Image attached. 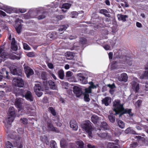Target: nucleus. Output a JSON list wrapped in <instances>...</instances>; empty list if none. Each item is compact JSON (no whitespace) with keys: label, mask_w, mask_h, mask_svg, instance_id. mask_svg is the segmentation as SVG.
<instances>
[{"label":"nucleus","mask_w":148,"mask_h":148,"mask_svg":"<svg viewBox=\"0 0 148 148\" xmlns=\"http://www.w3.org/2000/svg\"><path fill=\"white\" fill-rule=\"evenodd\" d=\"M23 66H24L25 72L26 74L27 77H29L30 76L34 74V71L30 68L25 65H24Z\"/></svg>","instance_id":"obj_8"},{"label":"nucleus","mask_w":148,"mask_h":148,"mask_svg":"<svg viewBox=\"0 0 148 148\" xmlns=\"http://www.w3.org/2000/svg\"><path fill=\"white\" fill-rule=\"evenodd\" d=\"M10 54L4 51L2 48H0V57L3 59L9 58Z\"/></svg>","instance_id":"obj_11"},{"label":"nucleus","mask_w":148,"mask_h":148,"mask_svg":"<svg viewBox=\"0 0 148 148\" xmlns=\"http://www.w3.org/2000/svg\"><path fill=\"white\" fill-rule=\"evenodd\" d=\"M31 18H34L36 15L37 14L35 12L32 11V10H30L29 11Z\"/></svg>","instance_id":"obj_42"},{"label":"nucleus","mask_w":148,"mask_h":148,"mask_svg":"<svg viewBox=\"0 0 148 148\" xmlns=\"http://www.w3.org/2000/svg\"><path fill=\"white\" fill-rule=\"evenodd\" d=\"M42 8H38L37 10V13L38 14H42L40 15L37 18L39 20H40L45 18L47 15V13L45 12H42Z\"/></svg>","instance_id":"obj_7"},{"label":"nucleus","mask_w":148,"mask_h":148,"mask_svg":"<svg viewBox=\"0 0 148 148\" xmlns=\"http://www.w3.org/2000/svg\"><path fill=\"white\" fill-rule=\"evenodd\" d=\"M107 148H120L118 143H115L113 142L108 143L107 144Z\"/></svg>","instance_id":"obj_18"},{"label":"nucleus","mask_w":148,"mask_h":148,"mask_svg":"<svg viewBox=\"0 0 148 148\" xmlns=\"http://www.w3.org/2000/svg\"><path fill=\"white\" fill-rule=\"evenodd\" d=\"M87 42L86 39L84 38H81L80 40V42L81 44H86Z\"/></svg>","instance_id":"obj_50"},{"label":"nucleus","mask_w":148,"mask_h":148,"mask_svg":"<svg viewBox=\"0 0 148 148\" xmlns=\"http://www.w3.org/2000/svg\"><path fill=\"white\" fill-rule=\"evenodd\" d=\"M99 12L104 15L106 13H108V12L106 10L103 9L100 10Z\"/></svg>","instance_id":"obj_59"},{"label":"nucleus","mask_w":148,"mask_h":148,"mask_svg":"<svg viewBox=\"0 0 148 148\" xmlns=\"http://www.w3.org/2000/svg\"><path fill=\"white\" fill-rule=\"evenodd\" d=\"M101 126L105 130L109 129V126L106 122L103 121L101 123Z\"/></svg>","instance_id":"obj_29"},{"label":"nucleus","mask_w":148,"mask_h":148,"mask_svg":"<svg viewBox=\"0 0 148 148\" xmlns=\"http://www.w3.org/2000/svg\"><path fill=\"white\" fill-rule=\"evenodd\" d=\"M12 49L14 51H16L18 49V47L16 43L11 44Z\"/></svg>","instance_id":"obj_51"},{"label":"nucleus","mask_w":148,"mask_h":148,"mask_svg":"<svg viewBox=\"0 0 148 148\" xmlns=\"http://www.w3.org/2000/svg\"><path fill=\"white\" fill-rule=\"evenodd\" d=\"M24 48L25 49L29 50L30 48L29 46L26 43H25L23 44Z\"/></svg>","instance_id":"obj_57"},{"label":"nucleus","mask_w":148,"mask_h":148,"mask_svg":"<svg viewBox=\"0 0 148 148\" xmlns=\"http://www.w3.org/2000/svg\"><path fill=\"white\" fill-rule=\"evenodd\" d=\"M70 127L73 130L76 131L78 129V125L77 122L74 120H71L70 123Z\"/></svg>","instance_id":"obj_13"},{"label":"nucleus","mask_w":148,"mask_h":148,"mask_svg":"<svg viewBox=\"0 0 148 148\" xmlns=\"http://www.w3.org/2000/svg\"><path fill=\"white\" fill-rule=\"evenodd\" d=\"M49 84L50 86V88L53 90L56 89V88L55 83L52 80H50L49 81Z\"/></svg>","instance_id":"obj_28"},{"label":"nucleus","mask_w":148,"mask_h":148,"mask_svg":"<svg viewBox=\"0 0 148 148\" xmlns=\"http://www.w3.org/2000/svg\"><path fill=\"white\" fill-rule=\"evenodd\" d=\"M91 119L92 121L95 124L97 123L99 120L98 116L95 115H92Z\"/></svg>","instance_id":"obj_25"},{"label":"nucleus","mask_w":148,"mask_h":148,"mask_svg":"<svg viewBox=\"0 0 148 148\" xmlns=\"http://www.w3.org/2000/svg\"><path fill=\"white\" fill-rule=\"evenodd\" d=\"M108 117L109 121L113 123L115 122V117L114 116L111 115H109Z\"/></svg>","instance_id":"obj_34"},{"label":"nucleus","mask_w":148,"mask_h":148,"mask_svg":"<svg viewBox=\"0 0 148 148\" xmlns=\"http://www.w3.org/2000/svg\"><path fill=\"white\" fill-rule=\"evenodd\" d=\"M119 21H122L124 22L126 21V19L128 18V16L127 15H123L121 14H119L117 15Z\"/></svg>","instance_id":"obj_19"},{"label":"nucleus","mask_w":148,"mask_h":148,"mask_svg":"<svg viewBox=\"0 0 148 148\" xmlns=\"http://www.w3.org/2000/svg\"><path fill=\"white\" fill-rule=\"evenodd\" d=\"M14 119V118L13 117H11L8 116V117L4 121V123L5 124V127L7 128L9 127Z\"/></svg>","instance_id":"obj_6"},{"label":"nucleus","mask_w":148,"mask_h":148,"mask_svg":"<svg viewBox=\"0 0 148 148\" xmlns=\"http://www.w3.org/2000/svg\"><path fill=\"white\" fill-rule=\"evenodd\" d=\"M68 27V25H62L60 26L58 29V30L60 31H62L65 30Z\"/></svg>","instance_id":"obj_41"},{"label":"nucleus","mask_w":148,"mask_h":148,"mask_svg":"<svg viewBox=\"0 0 148 148\" xmlns=\"http://www.w3.org/2000/svg\"><path fill=\"white\" fill-rule=\"evenodd\" d=\"M58 75L61 79H63L64 77V73L62 69L59 70L58 72Z\"/></svg>","instance_id":"obj_31"},{"label":"nucleus","mask_w":148,"mask_h":148,"mask_svg":"<svg viewBox=\"0 0 148 148\" xmlns=\"http://www.w3.org/2000/svg\"><path fill=\"white\" fill-rule=\"evenodd\" d=\"M135 80L136 81H133L132 83V88L134 90H135L136 92H137L139 89V85L136 82L137 79Z\"/></svg>","instance_id":"obj_15"},{"label":"nucleus","mask_w":148,"mask_h":148,"mask_svg":"<svg viewBox=\"0 0 148 148\" xmlns=\"http://www.w3.org/2000/svg\"><path fill=\"white\" fill-rule=\"evenodd\" d=\"M107 86L109 87L110 88L114 89L115 87V86L114 84L113 83L112 84H108L107 85Z\"/></svg>","instance_id":"obj_63"},{"label":"nucleus","mask_w":148,"mask_h":148,"mask_svg":"<svg viewBox=\"0 0 148 148\" xmlns=\"http://www.w3.org/2000/svg\"><path fill=\"white\" fill-rule=\"evenodd\" d=\"M2 10H4L8 13H10L11 12V9L6 5H4L2 7Z\"/></svg>","instance_id":"obj_27"},{"label":"nucleus","mask_w":148,"mask_h":148,"mask_svg":"<svg viewBox=\"0 0 148 148\" xmlns=\"http://www.w3.org/2000/svg\"><path fill=\"white\" fill-rule=\"evenodd\" d=\"M90 93L86 92L85 91V93L84 94V99L85 101H90V99L89 98V95L88 93Z\"/></svg>","instance_id":"obj_36"},{"label":"nucleus","mask_w":148,"mask_h":148,"mask_svg":"<svg viewBox=\"0 0 148 148\" xmlns=\"http://www.w3.org/2000/svg\"><path fill=\"white\" fill-rule=\"evenodd\" d=\"M12 82L14 85L19 87H22L24 85L23 81L20 78H14L13 79Z\"/></svg>","instance_id":"obj_5"},{"label":"nucleus","mask_w":148,"mask_h":148,"mask_svg":"<svg viewBox=\"0 0 148 148\" xmlns=\"http://www.w3.org/2000/svg\"><path fill=\"white\" fill-rule=\"evenodd\" d=\"M60 144L61 146L62 147H63L64 148H74V144L71 143H66L63 140H62L60 141Z\"/></svg>","instance_id":"obj_9"},{"label":"nucleus","mask_w":148,"mask_h":148,"mask_svg":"<svg viewBox=\"0 0 148 148\" xmlns=\"http://www.w3.org/2000/svg\"><path fill=\"white\" fill-rule=\"evenodd\" d=\"M72 14V18H74L77 17L78 13L74 11L71 12Z\"/></svg>","instance_id":"obj_52"},{"label":"nucleus","mask_w":148,"mask_h":148,"mask_svg":"<svg viewBox=\"0 0 148 148\" xmlns=\"http://www.w3.org/2000/svg\"><path fill=\"white\" fill-rule=\"evenodd\" d=\"M18 132L20 134H22L24 132L23 129L22 128H19L18 130Z\"/></svg>","instance_id":"obj_62"},{"label":"nucleus","mask_w":148,"mask_h":148,"mask_svg":"<svg viewBox=\"0 0 148 148\" xmlns=\"http://www.w3.org/2000/svg\"><path fill=\"white\" fill-rule=\"evenodd\" d=\"M116 121H117V123H118L119 126V127L121 129H123L125 127V123L123 121L121 120H117L116 119Z\"/></svg>","instance_id":"obj_32"},{"label":"nucleus","mask_w":148,"mask_h":148,"mask_svg":"<svg viewBox=\"0 0 148 148\" xmlns=\"http://www.w3.org/2000/svg\"><path fill=\"white\" fill-rule=\"evenodd\" d=\"M65 56L67 59L71 60L74 57V54L72 52H67L65 53Z\"/></svg>","instance_id":"obj_22"},{"label":"nucleus","mask_w":148,"mask_h":148,"mask_svg":"<svg viewBox=\"0 0 148 148\" xmlns=\"http://www.w3.org/2000/svg\"><path fill=\"white\" fill-rule=\"evenodd\" d=\"M8 116L11 117H13L14 118L15 115V112L14 108L13 107H11L10 108L8 111Z\"/></svg>","instance_id":"obj_17"},{"label":"nucleus","mask_w":148,"mask_h":148,"mask_svg":"<svg viewBox=\"0 0 148 148\" xmlns=\"http://www.w3.org/2000/svg\"><path fill=\"white\" fill-rule=\"evenodd\" d=\"M10 57L9 58H10L11 59L14 60V59H17V60H19L20 58V57L19 56H17L14 55H10Z\"/></svg>","instance_id":"obj_37"},{"label":"nucleus","mask_w":148,"mask_h":148,"mask_svg":"<svg viewBox=\"0 0 148 148\" xmlns=\"http://www.w3.org/2000/svg\"><path fill=\"white\" fill-rule=\"evenodd\" d=\"M43 88L42 84L37 83L35 84L34 87V90H42Z\"/></svg>","instance_id":"obj_20"},{"label":"nucleus","mask_w":148,"mask_h":148,"mask_svg":"<svg viewBox=\"0 0 148 148\" xmlns=\"http://www.w3.org/2000/svg\"><path fill=\"white\" fill-rule=\"evenodd\" d=\"M18 90L16 92V96L20 95L23 97H25L28 101H32L33 100V98L32 93L28 90H24L22 89L18 88Z\"/></svg>","instance_id":"obj_2"},{"label":"nucleus","mask_w":148,"mask_h":148,"mask_svg":"<svg viewBox=\"0 0 148 148\" xmlns=\"http://www.w3.org/2000/svg\"><path fill=\"white\" fill-rule=\"evenodd\" d=\"M47 74L46 72L43 71L41 74V77L44 80H46L47 79Z\"/></svg>","instance_id":"obj_35"},{"label":"nucleus","mask_w":148,"mask_h":148,"mask_svg":"<svg viewBox=\"0 0 148 148\" xmlns=\"http://www.w3.org/2000/svg\"><path fill=\"white\" fill-rule=\"evenodd\" d=\"M6 148H13L12 144L9 141H8L6 143Z\"/></svg>","instance_id":"obj_47"},{"label":"nucleus","mask_w":148,"mask_h":148,"mask_svg":"<svg viewBox=\"0 0 148 148\" xmlns=\"http://www.w3.org/2000/svg\"><path fill=\"white\" fill-rule=\"evenodd\" d=\"M47 128L49 130L55 132H57V129L53 126L50 120L47 121Z\"/></svg>","instance_id":"obj_12"},{"label":"nucleus","mask_w":148,"mask_h":148,"mask_svg":"<svg viewBox=\"0 0 148 148\" xmlns=\"http://www.w3.org/2000/svg\"><path fill=\"white\" fill-rule=\"evenodd\" d=\"M23 17L25 19H28L31 18L29 12H28L27 13L23 14Z\"/></svg>","instance_id":"obj_48"},{"label":"nucleus","mask_w":148,"mask_h":148,"mask_svg":"<svg viewBox=\"0 0 148 148\" xmlns=\"http://www.w3.org/2000/svg\"><path fill=\"white\" fill-rule=\"evenodd\" d=\"M73 75L71 71H67L66 73V76L67 77H71Z\"/></svg>","instance_id":"obj_60"},{"label":"nucleus","mask_w":148,"mask_h":148,"mask_svg":"<svg viewBox=\"0 0 148 148\" xmlns=\"http://www.w3.org/2000/svg\"><path fill=\"white\" fill-rule=\"evenodd\" d=\"M97 134L100 137L102 138H106L107 136V134L106 133H97Z\"/></svg>","instance_id":"obj_43"},{"label":"nucleus","mask_w":148,"mask_h":148,"mask_svg":"<svg viewBox=\"0 0 148 148\" xmlns=\"http://www.w3.org/2000/svg\"><path fill=\"white\" fill-rule=\"evenodd\" d=\"M126 60L127 63L130 65H131L132 64V63L131 61V58L128 57L124 58Z\"/></svg>","instance_id":"obj_40"},{"label":"nucleus","mask_w":148,"mask_h":148,"mask_svg":"<svg viewBox=\"0 0 148 148\" xmlns=\"http://www.w3.org/2000/svg\"><path fill=\"white\" fill-rule=\"evenodd\" d=\"M56 18H57V19L58 20V21H59L61 20L64 18V16L62 15H59L57 16L56 17Z\"/></svg>","instance_id":"obj_54"},{"label":"nucleus","mask_w":148,"mask_h":148,"mask_svg":"<svg viewBox=\"0 0 148 148\" xmlns=\"http://www.w3.org/2000/svg\"><path fill=\"white\" fill-rule=\"evenodd\" d=\"M47 66L50 69H53L54 68L53 64L51 63H48L47 64Z\"/></svg>","instance_id":"obj_64"},{"label":"nucleus","mask_w":148,"mask_h":148,"mask_svg":"<svg viewBox=\"0 0 148 148\" xmlns=\"http://www.w3.org/2000/svg\"><path fill=\"white\" fill-rule=\"evenodd\" d=\"M1 74H3V75L5 73V74L6 75V78L8 79H9V78L8 76V72L6 70V69H5V68L2 69V70L1 71Z\"/></svg>","instance_id":"obj_38"},{"label":"nucleus","mask_w":148,"mask_h":148,"mask_svg":"<svg viewBox=\"0 0 148 148\" xmlns=\"http://www.w3.org/2000/svg\"><path fill=\"white\" fill-rule=\"evenodd\" d=\"M73 92L77 97H80L83 93L82 89L77 86L74 87Z\"/></svg>","instance_id":"obj_10"},{"label":"nucleus","mask_w":148,"mask_h":148,"mask_svg":"<svg viewBox=\"0 0 148 148\" xmlns=\"http://www.w3.org/2000/svg\"><path fill=\"white\" fill-rule=\"evenodd\" d=\"M77 146V148H84V143L81 140L77 141L76 142Z\"/></svg>","instance_id":"obj_30"},{"label":"nucleus","mask_w":148,"mask_h":148,"mask_svg":"<svg viewBox=\"0 0 148 148\" xmlns=\"http://www.w3.org/2000/svg\"><path fill=\"white\" fill-rule=\"evenodd\" d=\"M128 77L127 74L125 73L121 74L119 77V80L120 81L126 82L127 81Z\"/></svg>","instance_id":"obj_16"},{"label":"nucleus","mask_w":148,"mask_h":148,"mask_svg":"<svg viewBox=\"0 0 148 148\" xmlns=\"http://www.w3.org/2000/svg\"><path fill=\"white\" fill-rule=\"evenodd\" d=\"M142 101L141 100L139 99L136 102V105H137L138 107H139L140 106L142 103Z\"/></svg>","instance_id":"obj_61"},{"label":"nucleus","mask_w":148,"mask_h":148,"mask_svg":"<svg viewBox=\"0 0 148 148\" xmlns=\"http://www.w3.org/2000/svg\"><path fill=\"white\" fill-rule=\"evenodd\" d=\"M49 110L52 113V114L53 116H55L56 115V113L54 109L52 107H50L49 108Z\"/></svg>","instance_id":"obj_49"},{"label":"nucleus","mask_w":148,"mask_h":148,"mask_svg":"<svg viewBox=\"0 0 148 148\" xmlns=\"http://www.w3.org/2000/svg\"><path fill=\"white\" fill-rule=\"evenodd\" d=\"M97 88V86L93 84L91 85H90L88 88L85 89V92H86L91 93L92 89H94Z\"/></svg>","instance_id":"obj_23"},{"label":"nucleus","mask_w":148,"mask_h":148,"mask_svg":"<svg viewBox=\"0 0 148 148\" xmlns=\"http://www.w3.org/2000/svg\"><path fill=\"white\" fill-rule=\"evenodd\" d=\"M22 100V98H19L16 99L15 101V105L18 108L19 113L21 115L26 112L25 108L22 106L21 105Z\"/></svg>","instance_id":"obj_4"},{"label":"nucleus","mask_w":148,"mask_h":148,"mask_svg":"<svg viewBox=\"0 0 148 148\" xmlns=\"http://www.w3.org/2000/svg\"><path fill=\"white\" fill-rule=\"evenodd\" d=\"M111 101V99L108 97H105L102 100V103L106 106H108Z\"/></svg>","instance_id":"obj_21"},{"label":"nucleus","mask_w":148,"mask_h":148,"mask_svg":"<svg viewBox=\"0 0 148 148\" xmlns=\"http://www.w3.org/2000/svg\"><path fill=\"white\" fill-rule=\"evenodd\" d=\"M21 122L24 124H26L27 123V120L26 118L21 119Z\"/></svg>","instance_id":"obj_56"},{"label":"nucleus","mask_w":148,"mask_h":148,"mask_svg":"<svg viewBox=\"0 0 148 148\" xmlns=\"http://www.w3.org/2000/svg\"><path fill=\"white\" fill-rule=\"evenodd\" d=\"M11 73L14 75L21 76L22 73L21 70L19 68L11 70Z\"/></svg>","instance_id":"obj_14"},{"label":"nucleus","mask_w":148,"mask_h":148,"mask_svg":"<svg viewBox=\"0 0 148 148\" xmlns=\"http://www.w3.org/2000/svg\"><path fill=\"white\" fill-rule=\"evenodd\" d=\"M138 145L137 142H133L131 145L130 147L131 148H135Z\"/></svg>","instance_id":"obj_55"},{"label":"nucleus","mask_w":148,"mask_h":148,"mask_svg":"<svg viewBox=\"0 0 148 148\" xmlns=\"http://www.w3.org/2000/svg\"><path fill=\"white\" fill-rule=\"evenodd\" d=\"M42 90H35L34 91L35 92L36 94L38 97H40L42 94V92L41 91Z\"/></svg>","instance_id":"obj_46"},{"label":"nucleus","mask_w":148,"mask_h":148,"mask_svg":"<svg viewBox=\"0 0 148 148\" xmlns=\"http://www.w3.org/2000/svg\"><path fill=\"white\" fill-rule=\"evenodd\" d=\"M132 130L131 127H128L125 130V132L126 134L131 133H132Z\"/></svg>","instance_id":"obj_58"},{"label":"nucleus","mask_w":148,"mask_h":148,"mask_svg":"<svg viewBox=\"0 0 148 148\" xmlns=\"http://www.w3.org/2000/svg\"><path fill=\"white\" fill-rule=\"evenodd\" d=\"M113 110L115 112L114 114H119V117H120L123 114L126 113H127L131 116L133 115V114L131 112V109H125L123 107V104H121L119 100H115L113 102Z\"/></svg>","instance_id":"obj_1"},{"label":"nucleus","mask_w":148,"mask_h":148,"mask_svg":"<svg viewBox=\"0 0 148 148\" xmlns=\"http://www.w3.org/2000/svg\"><path fill=\"white\" fill-rule=\"evenodd\" d=\"M22 28L21 24H20L16 27V29L18 34H20Z\"/></svg>","instance_id":"obj_45"},{"label":"nucleus","mask_w":148,"mask_h":148,"mask_svg":"<svg viewBox=\"0 0 148 148\" xmlns=\"http://www.w3.org/2000/svg\"><path fill=\"white\" fill-rule=\"evenodd\" d=\"M140 78L141 79H148V70L145 71L144 74L140 76Z\"/></svg>","instance_id":"obj_26"},{"label":"nucleus","mask_w":148,"mask_h":148,"mask_svg":"<svg viewBox=\"0 0 148 148\" xmlns=\"http://www.w3.org/2000/svg\"><path fill=\"white\" fill-rule=\"evenodd\" d=\"M50 143V147L51 148H56V143L54 140L51 141Z\"/></svg>","instance_id":"obj_44"},{"label":"nucleus","mask_w":148,"mask_h":148,"mask_svg":"<svg viewBox=\"0 0 148 148\" xmlns=\"http://www.w3.org/2000/svg\"><path fill=\"white\" fill-rule=\"evenodd\" d=\"M27 55L28 56L30 57H32L35 56V55L33 52H28L27 53Z\"/></svg>","instance_id":"obj_53"},{"label":"nucleus","mask_w":148,"mask_h":148,"mask_svg":"<svg viewBox=\"0 0 148 148\" xmlns=\"http://www.w3.org/2000/svg\"><path fill=\"white\" fill-rule=\"evenodd\" d=\"M10 138L12 139H14L16 140H19L21 137L18 136H16L15 134H13L11 135L10 136Z\"/></svg>","instance_id":"obj_33"},{"label":"nucleus","mask_w":148,"mask_h":148,"mask_svg":"<svg viewBox=\"0 0 148 148\" xmlns=\"http://www.w3.org/2000/svg\"><path fill=\"white\" fill-rule=\"evenodd\" d=\"M92 124L89 120H87L81 125L82 128L85 130L88 134V136L90 137H92V132L93 130Z\"/></svg>","instance_id":"obj_3"},{"label":"nucleus","mask_w":148,"mask_h":148,"mask_svg":"<svg viewBox=\"0 0 148 148\" xmlns=\"http://www.w3.org/2000/svg\"><path fill=\"white\" fill-rule=\"evenodd\" d=\"M79 79L81 82L83 84H85L87 83V80L84 76L83 77H81L80 78H79Z\"/></svg>","instance_id":"obj_39"},{"label":"nucleus","mask_w":148,"mask_h":148,"mask_svg":"<svg viewBox=\"0 0 148 148\" xmlns=\"http://www.w3.org/2000/svg\"><path fill=\"white\" fill-rule=\"evenodd\" d=\"M71 6V4L70 3H64L62 7V10L63 12H66V10H64V9H68Z\"/></svg>","instance_id":"obj_24"}]
</instances>
